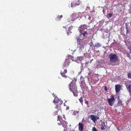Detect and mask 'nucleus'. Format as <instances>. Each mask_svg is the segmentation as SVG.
<instances>
[{
  "label": "nucleus",
  "instance_id": "f257e3e1",
  "mask_svg": "<svg viewBox=\"0 0 131 131\" xmlns=\"http://www.w3.org/2000/svg\"><path fill=\"white\" fill-rule=\"evenodd\" d=\"M87 29V26L86 24L81 25L78 29L80 34L79 36L76 37L77 44L81 46V40L84 38V37H86L88 35Z\"/></svg>",
  "mask_w": 131,
  "mask_h": 131
},
{
  "label": "nucleus",
  "instance_id": "f03ea898",
  "mask_svg": "<svg viewBox=\"0 0 131 131\" xmlns=\"http://www.w3.org/2000/svg\"><path fill=\"white\" fill-rule=\"evenodd\" d=\"M75 82L76 81V80L74 79ZM69 89L70 91L73 93L74 95L75 96L76 95L74 94L75 92L76 91L77 89V87L76 85L75 82H74V81L72 80L71 83L69 84Z\"/></svg>",
  "mask_w": 131,
  "mask_h": 131
},
{
  "label": "nucleus",
  "instance_id": "7ed1b4c3",
  "mask_svg": "<svg viewBox=\"0 0 131 131\" xmlns=\"http://www.w3.org/2000/svg\"><path fill=\"white\" fill-rule=\"evenodd\" d=\"M115 99L114 95H112L110 96V98H107V100L108 101L109 105L111 106H112L115 102Z\"/></svg>",
  "mask_w": 131,
  "mask_h": 131
},
{
  "label": "nucleus",
  "instance_id": "20e7f679",
  "mask_svg": "<svg viewBox=\"0 0 131 131\" xmlns=\"http://www.w3.org/2000/svg\"><path fill=\"white\" fill-rule=\"evenodd\" d=\"M109 57L110 61L111 62H114L116 61L118 59L117 56L115 54H111L109 55Z\"/></svg>",
  "mask_w": 131,
  "mask_h": 131
},
{
  "label": "nucleus",
  "instance_id": "39448f33",
  "mask_svg": "<svg viewBox=\"0 0 131 131\" xmlns=\"http://www.w3.org/2000/svg\"><path fill=\"white\" fill-rule=\"evenodd\" d=\"M62 118L61 117L59 116H58V119L57 121H58L59 120V122H58V124L59 125H62L63 126V127H65L64 126L65 125H67V124H68L67 123L64 121H61V119Z\"/></svg>",
  "mask_w": 131,
  "mask_h": 131
},
{
  "label": "nucleus",
  "instance_id": "423d86ee",
  "mask_svg": "<svg viewBox=\"0 0 131 131\" xmlns=\"http://www.w3.org/2000/svg\"><path fill=\"white\" fill-rule=\"evenodd\" d=\"M54 102L55 103V105H56V106L55 107V108L57 109V111H58L60 110L61 111V105L62 104V102L61 101H59L56 102Z\"/></svg>",
  "mask_w": 131,
  "mask_h": 131
},
{
  "label": "nucleus",
  "instance_id": "0eeeda50",
  "mask_svg": "<svg viewBox=\"0 0 131 131\" xmlns=\"http://www.w3.org/2000/svg\"><path fill=\"white\" fill-rule=\"evenodd\" d=\"M80 4V0H75L71 3V6L72 7H75L79 5Z\"/></svg>",
  "mask_w": 131,
  "mask_h": 131
},
{
  "label": "nucleus",
  "instance_id": "6e6552de",
  "mask_svg": "<svg viewBox=\"0 0 131 131\" xmlns=\"http://www.w3.org/2000/svg\"><path fill=\"white\" fill-rule=\"evenodd\" d=\"M84 125L81 123H79V130L80 131H83L84 129Z\"/></svg>",
  "mask_w": 131,
  "mask_h": 131
},
{
  "label": "nucleus",
  "instance_id": "1a4fd4ad",
  "mask_svg": "<svg viewBox=\"0 0 131 131\" xmlns=\"http://www.w3.org/2000/svg\"><path fill=\"white\" fill-rule=\"evenodd\" d=\"M121 86L120 85L117 84L115 86V90L117 93H118L121 89Z\"/></svg>",
  "mask_w": 131,
  "mask_h": 131
},
{
  "label": "nucleus",
  "instance_id": "9d476101",
  "mask_svg": "<svg viewBox=\"0 0 131 131\" xmlns=\"http://www.w3.org/2000/svg\"><path fill=\"white\" fill-rule=\"evenodd\" d=\"M69 60L68 59H66L63 64V66L64 67V68H65V67H66V66H68L69 64Z\"/></svg>",
  "mask_w": 131,
  "mask_h": 131
},
{
  "label": "nucleus",
  "instance_id": "9b49d317",
  "mask_svg": "<svg viewBox=\"0 0 131 131\" xmlns=\"http://www.w3.org/2000/svg\"><path fill=\"white\" fill-rule=\"evenodd\" d=\"M90 117L93 121L95 123L96 121V119L95 115H92L90 116Z\"/></svg>",
  "mask_w": 131,
  "mask_h": 131
},
{
  "label": "nucleus",
  "instance_id": "f8f14e48",
  "mask_svg": "<svg viewBox=\"0 0 131 131\" xmlns=\"http://www.w3.org/2000/svg\"><path fill=\"white\" fill-rule=\"evenodd\" d=\"M81 87L83 91H84L86 89L88 88L87 87L85 84H82L81 86Z\"/></svg>",
  "mask_w": 131,
  "mask_h": 131
},
{
  "label": "nucleus",
  "instance_id": "ddd939ff",
  "mask_svg": "<svg viewBox=\"0 0 131 131\" xmlns=\"http://www.w3.org/2000/svg\"><path fill=\"white\" fill-rule=\"evenodd\" d=\"M101 129L102 130L106 128V126L105 125V123L104 122H102L101 126Z\"/></svg>",
  "mask_w": 131,
  "mask_h": 131
},
{
  "label": "nucleus",
  "instance_id": "4468645a",
  "mask_svg": "<svg viewBox=\"0 0 131 131\" xmlns=\"http://www.w3.org/2000/svg\"><path fill=\"white\" fill-rule=\"evenodd\" d=\"M101 46V45L100 43H97L94 46V49H95V47L96 48H98L100 47Z\"/></svg>",
  "mask_w": 131,
  "mask_h": 131
},
{
  "label": "nucleus",
  "instance_id": "2eb2a0df",
  "mask_svg": "<svg viewBox=\"0 0 131 131\" xmlns=\"http://www.w3.org/2000/svg\"><path fill=\"white\" fill-rule=\"evenodd\" d=\"M126 34H127L129 33L130 31L129 27H128V26L127 25V24L126 23Z\"/></svg>",
  "mask_w": 131,
  "mask_h": 131
},
{
  "label": "nucleus",
  "instance_id": "dca6fc26",
  "mask_svg": "<svg viewBox=\"0 0 131 131\" xmlns=\"http://www.w3.org/2000/svg\"><path fill=\"white\" fill-rule=\"evenodd\" d=\"M62 17V15L60 16L58 15L56 18V20L57 21L60 20Z\"/></svg>",
  "mask_w": 131,
  "mask_h": 131
},
{
  "label": "nucleus",
  "instance_id": "f3484780",
  "mask_svg": "<svg viewBox=\"0 0 131 131\" xmlns=\"http://www.w3.org/2000/svg\"><path fill=\"white\" fill-rule=\"evenodd\" d=\"M60 74H61V75L63 77L66 78H68L69 79V78L68 77L67 75H66L65 73H63L62 72H61Z\"/></svg>",
  "mask_w": 131,
  "mask_h": 131
},
{
  "label": "nucleus",
  "instance_id": "a211bd4d",
  "mask_svg": "<svg viewBox=\"0 0 131 131\" xmlns=\"http://www.w3.org/2000/svg\"><path fill=\"white\" fill-rule=\"evenodd\" d=\"M113 14L112 13H109L107 15V17L108 19H109L113 16Z\"/></svg>",
  "mask_w": 131,
  "mask_h": 131
},
{
  "label": "nucleus",
  "instance_id": "6ab92c4d",
  "mask_svg": "<svg viewBox=\"0 0 131 131\" xmlns=\"http://www.w3.org/2000/svg\"><path fill=\"white\" fill-rule=\"evenodd\" d=\"M61 71V72L66 73L67 72V70L66 69H64V68L63 69H62Z\"/></svg>",
  "mask_w": 131,
  "mask_h": 131
},
{
  "label": "nucleus",
  "instance_id": "aec40b11",
  "mask_svg": "<svg viewBox=\"0 0 131 131\" xmlns=\"http://www.w3.org/2000/svg\"><path fill=\"white\" fill-rule=\"evenodd\" d=\"M83 58L84 57L82 56L78 57L77 58V59L78 60L81 61L82 60Z\"/></svg>",
  "mask_w": 131,
  "mask_h": 131
},
{
  "label": "nucleus",
  "instance_id": "412c9836",
  "mask_svg": "<svg viewBox=\"0 0 131 131\" xmlns=\"http://www.w3.org/2000/svg\"><path fill=\"white\" fill-rule=\"evenodd\" d=\"M117 104L118 106H122V103L120 100L118 101Z\"/></svg>",
  "mask_w": 131,
  "mask_h": 131
},
{
  "label": "nucleus",
  "instance_id": "4be33fe9",
  "mask_svg": "<svg viewBox=\"0 0 131 131\" xmlns=\"http://www.w3.org/2000/svg\"><path fill=\"white\" fill-rule=\"evenodd\" d=\"M128 82H126L125 83V84L126 85V86L128 89V90H129V85H129L128 84Z\"/></svg>",
  "mask_w": 131,
  "mask_h": 131
},
{
  "label": "nucleus",
  "instance_id": "5701e85b",
  "mask_svg": "<svg viewBox=\"0 0 131 131\" xmlns=\"http://www.w3.org/2000/svg\"><path fill=\"white\" fill-rule=\"evenodd\" d=\"M71 59L72 60H73V57L70 55H69L68 56V58L67 59H68L69 60V59Z\"/></svg>",
  "mask_w": 131,
  "mask_h": 131
},
{
  "label": "nucleus",
  "instance_id": "b1692460",
  "mask_svg": "<svg viewBox=\"0 0 131 131\" xmlns=\"http://www.w3.org/2000/svg\"><path fill=\"white\" fill-rule=\"evenodd\" d=\"M79 100L80 103H81L82 104H83V97H81L79 99Z\"/></svg>",
  "mask_w": 131,
  "mask_h": 131
},
{
  "label": "nucleus",
  "instance_id": "393cba45",
  "mask_svg": "<svg viewBox=\"0 0 131 131\" xmlns=\"http://www.w3.org/2000/svg\"><path fill=\"white\" fill-rule=\"evenodd\" d=\"M79 112V111H74L73 112L72 115H75L77 114H78Z\"/></svg>",
  "mask_w": 131,
  "mask_h": 131
},
{
  "label": "nucleus",
  "instance_id": "a878e982",
  "mask_svg": "<svg viewBox=\"0 0 131 131\" xmlns=\"http://www.w3.org/2000/svg\"><path fill=\"white\" fill-rule=\"evenodd\" d=\"M85 103L86 104L87 107H89V105L88 102L86 99L85 100Z\"/></svg>",
  "mask_w": 131,
  "mask_h": 131
},
{
  "label": "nucleus",
  "instance_id": "bb28decb",
  "mask_svg": "<svg viewBox=\"0 0 131 131\" xmlns=\"http://www.w3.org/2000/svg\"><path fill=\"white\" fill-rule=\"evenodd\" d=\"M127 76L128 78L131 79V72L128 74Z\"/></svg>",
  "mask_w": 131,
  "mask_h": 131
},
{
  "label": "nucleus",
  "instance_id": "cd10ccee",
  "mask_svg": "<svg viewBox=\"0 0 131 131\" xmlns=\"http://www.w3.org/2000/svg\"><path fill=\"white\" fill-rule=\"evenodd\" d=\"M128 91L129 92L131 93V84L129 86Z\"/></svg>",
  "mask_w": 131,
  "mask_h": 131
},
{
  "label": "nucleus",
  "instance_id": "c85d7f7f",
  "mask_svg": "<svg viewBox=\"0 0 131 131\" xmlns=\"http://www.w3.org/2000/svg\"><path fill=\"white\" fill-rule=\"evenodd\" d=\"M92 131H98L96 128L95 127H93L92 129Z\"/></svg>",
  "mask_w": 131,
  "mask_h": 131
},
{
  "label": "nucleus",
  "instance_id": "c756f323",
  "mask_svg": "<svg viewBox=\"0 0 131 131\" xmlns=\"http://www.w3.org/2000/svg\"><path fill=\"white\" fill-rule=\"evenodd\" d=\"M127 56L131 60V56L129 53H127Z\"/></svg>",
  "mask_w": 131,
  "mask_h": 131
},
{
  "label": "nucleus",
  "instance_id": "7c9ffc66",
  "mask_svg": "<svg viewBox=\"0 0 131 131\" xmlns=\"http://www.w3.org/2000/svg\"><path fill=\"white\" fill-rule=\"evenodd\" d=\"M90 7L89 6H87L86 8V10H88L90 9Z\"/></svg>",
  "mask_w": 131,
  "mask_h": 131
},
{
  "label": "nucleus",
  "instance_id": "2f4dec72",
  "mask_svg": "<svg viewBox=\"0 0 131 131\" xmlns=\"http://www.w3.org/2000/svg\"><path fill=\"white\" fill-rule=\"evenodd\" d=\"M89 45L90 47H92L93 45L92 41V42L90 43Z\"/></svg>",
  "mask_w": 131,
  "mask_h": 131
},
{
  "label": "nucleus",
  "instance_id": "473e14b6",
  "mask_svg": "<svg viewBox=\"0 0 131 131\" xmlns=\"http://www.w3.org/2000/svg\"><path fill=\"white\" fill-rule=\"evenodd\" d=\"M129 50H130V53H131V46H130L129 48Z\"/></svg>",
  "mask_w": 131,
  "mask_h": 131
},
{
  "label": "nucleus",
  "instance_id": "72a5a7b5",
  "mask_svg": "<svg viewBox=\"0 0 131 131\" xmlns=\"http://www.w3.org/2000/svg\"><path fill=\"white\" fill-rule=\"evenodd\" d=\"M104 89L106 91H107V87L106 86H105Z\"/></svg>",
  "mask_w": 131,
  "mask_h": 131
},
{
  "label": "nucleus",
  "instance_id": "f704fd0d",
  "mask_svg": "<svg viewBox=\"0 0 131 131\" xmlns=\"http://www.w3.org/2000/svg\"><path fill=\"white\" fill-rule=\"evenodd\" d=\"M96 120L97 119H100V118H99V117L98 116H96Z\"/></svg>",
  "mask_w": 131,
  "mask_h": 131
},
{
  "label": "nucleus",
  "instance_id": "c9c22d12",
  "mask_svg": "<svg viewBox=\"0 0 131 131\" xmlns=\"http://www.w3.org/2000/svg\"><path fill=\"white\" fill-rule=\"evenodd\" d=\"M69 107L68 106H67L66 107V110H68L69 109Z\"/></svg>",
  "mask_w": 131,
  "mask_h": 131
},
{
  "label": "nucleus",
  "instance_id": "e433bc0d",
  "mask_svg": "<svg viewBox=\"0 0 131 131\" xmlns=\"http://www.w3.org/2000/svg\"><path fill=\"white\" fill-rule=\"evenodd\" d=\"M54 115H57V111H55V112H54Z\"/></svg>",
  "mask_w": 131,
  "mask_h": 131
},
{
  "label": "nucleus",
  "instance_id": "4c0bfd02",
  "mask_svg": "<svg viewBox=\"0 0 131 131\" xmlns=\"http://www.w3.org/2000/svg\"><path fill=\"white\" fill-rule=\"evenodd\" d=\"M92 92L94 93H95V92L94 90L92 91Z\"/></svg>",
  "mask_w": 131,
  "mask_h": 131
},
{
  "label": "nucleus",
  "instance_id": "58836bf2",
  "mask_svg": "<svg viewBox=\"0 0 131 131\" xmlns=\"http://www.w3.org/2000/svg\"><path fill=\"white\" fill-rule=\"evenodd\" d=\"M91 17H90V16H89V19H91Z\"/></svg>",
  "mask_w": 131,
  "mask_h": 131
},
{
  "label": "nucleus",
  "instance_id": "ea45409f",
  "mask_svg": "<svg viewBox=\"0 0 131 131\" xmlns=\"http://www.w3.org/2000/svg\"><path fill=\"white\" fill-rule=\"evenodd\" d=\"M100 114V113H98L97 114V115H98V114Z\"/></svg>",
  "mask_w": 131,
  "mask_h": 131
},
{
  "label": "nucleus",
  "instance_id": "a19ab883",
  "mask_svg": "<svg viewBox=\"0 0 131 131\" xmlns=\"http://www.w3.org/2000/svg\"><path fill=\"white\" fill-rule=\"evenodd\" d=\"M91 87L92 88V86H91Z\"/></svg>",
  "mask_w": 131,
  "mask_h": 131
},
{
  "label": "nucleus",
  "instance_id": "79ce46f5",
  "mask_svg": "<svg viewBox=\"0 0 131 131\" xmlns=\"http://www.w3.org/2000/svg\"><path fill=\"white\" fill-rule=\"evenodd\" d=\"M130 39H131V38Z\"/></svg>",
  "mask_w": 131,
  "mask_h": 131
}]
</instances>
